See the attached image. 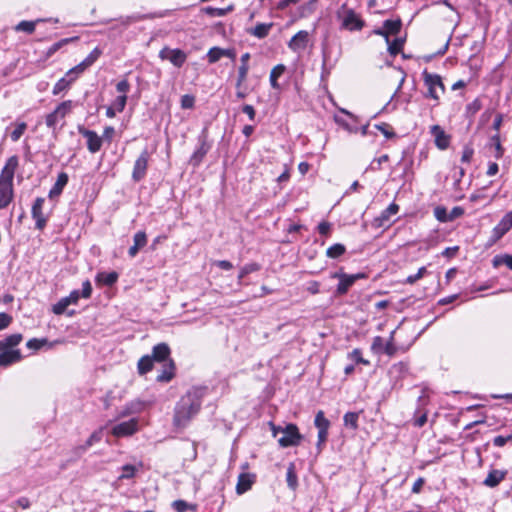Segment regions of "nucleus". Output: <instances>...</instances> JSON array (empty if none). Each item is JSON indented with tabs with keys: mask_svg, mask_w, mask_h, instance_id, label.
<instances>
[{
	"mask_svg": "<svg viewBox=\"0 0 512 512\" xmlns=\"http://www.w3.org/2000/svg\"><path fill=\"white\" fill-rule=\"evenodd\" d=\"M78 37H71V38H64L60 41L54 43L51 47L48 48L46 55L48 57L52 56L55 52H57L59 49H61L63 46L67 45L70 42H73L77 40Z\"/></svg>",
	"mask_w": 512,
	"mask_h": 512,
	"instance_id": "nucleus-43",
	"label": "nucleus"
},
{
	"mask_svg": "<svg viewBox=\"0 0 512 512\" xmlns=\"http://www.w3.org/2000/svg\"><path fill=\"white\" fill-rule=\"evenodd\" d=\"M314 424L318 430H329L330 427V421L325 417L322 410L317 412Z\"/></svg>",
	"mask_w": 512,
	"mask_h": 512,
	"instance_id": "nucleus-42",
	"label": "nucleus"
},
{
	"mask_svg": "<svg viewBox=\"0 0 512 512\" xmlns=\"http://www.w3.org/2000/svg\"><path fill=\"white\" fill-rule=\"evenodd\" d=\"M196 507L197 506L195 504H189L185 500H181V499L175 500L172 503V508L176 512H186L188 510H196Z\"/></svg>",
	"mask_w": 512,
	"mask_h": 512,
	"instance_id": "nucleus-44",
	"label": "nucleus"
},
{
	"mask_svg": "<svg viewBox=\"0 0 512 512\" xmlns=\"http://www.w3.org/2000/svg\"><path fill=\"white\" fill-rule=\"evenodd\" d=\"M202 406L201 397L195 391H188L176 403L173 414V426L182 430L199 413Z\"/></svg>",
	"mask_w": 512,
	"mask_h": 512,
	"instance_id": "nucleus-1",
	"label": "nucleus"
},
{
	"mask_svg": "<svg viewBox=\"0 0 512 512\" xmlns=\"http://www.w3.org/2000/svg\"><path fill=\"white\" fill-rule=\"evenodd\" d=\"M250 67L249 66H239L237 71V79L235 82V88H236V97L239 100L245 99L250 91L248 90L247 86L245 85V82L248 77Z\"/></svg>",
	"mask_w": 512,
	"mask_h": 512,
	"instance_id": "nucleus-14",
	"label": "nucleus"
},
{
	"mask_svg": "<svg viewBox=\"0 0 512 512\" xmlns=\"http://www.w3.org/2000/svg\"><path fill=\"white\" fill-rule=\"evenodd\" d=\"M76 81V76H67V73L60 78L52 89L53 95H59L60 93L70 89L71 85Z\"/></svg>",
	"mask_w": 512,
	"mask_h": 512,
	"instance_id": "nucleus-26",
	"label": "nucleus"
},
{
	"mask_svg": "<svg viewBox=\"0 0 512 512\" xmlns=\"http://www.w3.org/2000/svg\"><path fill=\"white\" fill-rule=\"evenodd\" d=\"M27 128V124L25 122H21L17 124L16 128L12 131L10 137L11 140L16 142L18 141L21 136L24 134L25 130Z\"/></svg>",
	"mask_w": 512,
	"mask_h": 512,
	"instance_id": "nucleus-53",
	"label": "nucleus"
},
{
	"mask_svg": "<svg viewBox=\"0 0 512 512\" xmlns=\"http://www.w3.org/2000/svg\"><path fill=\"white\" fill-rule=\"evenodd\" d=\"M69 180L68 174L66 172H60L57 176V180L53 187L49 191V198H55L61 195L64 187L67 185Z\"/></svg>",
	"mask_w": 512,
	"mask_h": 512,
	"instance_id": "nucleus-25",
	"label": "nucleus"
},
{
	"mask_svg": "<svg viewBox=\"0 0 512 512\" xmlns=\"http://www.w3.org/2000/svg\"><path fill=\"white\" fill-rule=\"evenodd\" d=\"M337 17L341 19V27L349 31L361 30L364 27V21L355 13L353 9H348L346 5L337 12Z\"/></svg>",
	"mask_w": 512,
	"mask_h": 512,
	"instance_id": "nucleus-5",
	"label": "nucleus"
},
{
	"mask_svg": "<svg viewBox=\"0 0 512 512\" xmlns=\"http://www.w3.org/2000/svg\"><path fill=\"white\" fill-rule=\"evenodd\" d=\"M489 146L494 148V157L496 159H500L504 155V148L501 144L500 135L499 133H496L495 135L491 136L489 140Z\"/></svg>",
	"mask_w": 512,
	"mask_h": 512,
	"instance_id": "nucleus-35",
	"label": "nucleus"
},
{
	"mask_svg": "<svg viewBox=\"0 0 512 512\" xmlns=\"http://www.w3.org/2000/svg\"><path fill=\"white\" fill-rule=\"evenodd\" d=\"M430 133L434 136L435 145L440 150H445L450 145L451 137L446 134L444 129L439 125H433L430 129Z\"/></svg>",
	"mask_w": 512,
	"mask_h": 512,
	"instance_id": "nucleus-16",
	"label": "nucleus"
},
{
	"mask_svg": "<svg viewBox=\"0 0 512 512\" xmlns=\"http://www.w3.org/2000/svg\"><path fill=\"white\" fill-rule=\"evenodd\" d=\"M234 6L230 5L226 8H214V7H205L203 8V11L205 14L211 16V17H222L225 16L227 13L233 11Z\"/></svg>",
	"mask_w": 512,
	"mask_h": 512,
	"instance_id": "nucleus-38",
	"label": "nucleus"
},
{
	"mask_svg": "<svg viewBox=\"0 0 512 512\" xmlns=\"http://www.w3.org/2000/svg\"><path fill=\"white\" fill-rule=\"evenodd\" d=\"M408 373V365L404 362L393 364L388 371L390 378L393 380L394 386L406 377Z\"/></svg>",
	"mask_w": 512,
	"mask_h": 512,
	"instance_id": "nucleus-21",
	"label": "nucleus"
},
{
	"mask_svg": "<svg viewBox=\"0 0 512 512\" xmlns=\"http://www.w3.org/2000/svg\"><path fill=\"white\" fill-rule=\"evenodd\" d=\"M506 475V470L492 469L484 479L483 484L489 488L497 487L505 479Z\"/></svg>",
	"mask_w": 512,
	"mask_h": 512,
	"instance_id": "nucleus-24",
	"label": "nucleus"
},
{
	"mask_svg": "<svg viewBox=\"0 0 512 512\" xmlns=\"http://www.w3.org/2000/svg\"><path fill=\"white\" fill-rule=\"evenodd\" d=\"M153 358L151 355L142 356L137 363V370L140 375H145L153 369Z\"/></svg>",
	"mask_w": 512,
	"mask_h": 512,
	"instance_id": "nucleus-32",
	"label": "nucleus"
},
{
	"mask_svg": "<svg viewBox=\"0 0 512 512\" xmlns=\"http://www.w3.org/2000/svg\"><path fill=\"white\" fill-rule=\"evenodd\" d=\"M123 473L119 476V479H130L133 478L136 474V467L131 464H125L122 466Z\"/></svg>",
	"mask_w": 512,
	"mask_h": 512,
	"instance_id": "nucleus-52",
	"label": "nucleus"
},
{
	"mask_svg": "<svg viewBox=\"0 0 512 512\" xmlns=\"http://www.w3.org/2000/svg\"><path fill=\"white\" fill-rule=\"evenodd\" d=\"M285 71V66L283 64L276 65L270 72V85L274 89H280V85L278 84L277 80L279 77L282 76V74Z\"/></svg>",
	"mask_w": 512,
	"mask_h": 512,
	"instance_id": "nucleus-33",
	"label": "nucleus"
},
{
	"mask_svg": "<svg viewBox=\"0 0 512 512\" xmlns=\"http://www.w3.org/2000/svg\"><path fill=\"white\" fill-rule=\"evenodd\" d=\"M260 265L256 262L244 265L239 272L238 281L240 282L246 275L260 270Z\"/></svg>",
	"mask_w": 512,
	"mask_h": 512,
	"instance_id": "nucleus-46",
	"label": "nucleus"
},
{
	"mask_svg": "<svg viewBox=\"0 0 512 512\" xmlns=\"http://www.w3.org/2000/svg\"><path fill=\"white\" fill-rule=\"evenodd\" d=\"M78 132L86 138L87 149L91 154L99 152L103 145V138L96 131L87 129L83 125L77 126Z\"/></svg>",
	"mask_w": 512,
	"mask_h": 512,
	"instance_id": "nucleus-10",
	"label": "nucleus"
},
{
	"mask_svg": "<svg viewBox=\"0 0 512 512\" xmlns=\"http://www.w3.org/2000/svg\"><path fill=\"white\" fill-rule=\"evenodd\" d=\"M383 27L387 31L388 35H397L402 27L401 19H395V20H385L383 22Z\"/></svg>",
	"mask_w": 512,
	"mask_h": 512,
	"instance_id": "nucleus-36",
	"label": "nucleus"
},
{
	"mask_svg": "<svg viewBox=\"0 0 512 512\" xmlns=\"http://www.w3.org/2000/svg\"><path fill=\"white\" fill-rule=\"evenodd\" d=\"M286 481L290 489L295 490L298 486V477L295 471V465L290 463L286 472Z\"/></svg>",
	"mask_w": 512,
	"mask_h": 512,
	"instance_id": "nucleus-37",
	"label": "nucleus"
},
{
	"mask_svg": "<svg viewBox=\"0 0 512 512\" xmlns=\"http://www.w3.org/2000/svg\"><path fill=\"white\" fill-rule=\"evenodd\" d=\"M45 198L37 197L31 208L32 218L35 220V228L42 231L47 224L48 216L43 212Z\"/></svg>",
	"mask_w": 512,
	"mask_h": 512,
	"instance_id": "nucleus-12",
	"label": "nucleus"
},
{
	"mask_svg": "<svg viewBox=\"0 0 512 512\" xmlns=\"http://www.w3.org/2000/svg\"><path fill=\"white\" fill-rule=\"evenodd\" d=\"M399 211V205L396 203H391L385 210L381 212L378 217H375L373 220V226L376 228H380L385 226L392 215L397 214Z\"/></svg>",
	"mask_w": 512,
	"mask_h": 512,
	"instance_id": "nucleus-17",
	"label": "nucleus"
},
{
	"mask_svg": "<svg viewBox=\"0 0 512 512\" xmlns=\"http://www.w3.org/2000/svg\"><path fill=\"white\" fill-rule=\"evenodd\" d=\"M508 232L509 230L499 221V223L492 229L491 235L487 241L486 246H493Z\"/></svg>",
	"mask_w": 512,
	"mask_h": 512,
	"instance_id": "nucleus-29",
	"label": "nucleus"
},
{
	"mask_svg": "<svg viewBox=\"0 0 512 512\" xmlns=\"http://www.w3.org/2000/svg\"><path fill=\"white\" fill-rule=\"evenodd\" d=\"M127 95H119L116 97V99L111 104L113 107L118 110V113L122 112L125 109V106L127 104Z\"/></svg>",
	"mask_w": 512,
	"mask_h": 512,
	"instance_id": "nucleus-61",
	"label": "nucleus"
},
{
	"mask_svg": "<svg viewBox=\"0 0 512 512\" xmlns=\"http://www.w3.org/2000/svg\"><path fill=\"white\" fill-rule=\"evenodd\" d=\"M309 41V33L305 30L297 32L289 41L288 47L293 51L305 49Z\"/></svg>",
	"mask_w": 512,
	"mask_h": 512,
	"instance_id": "nucleus-20",
	"label": "nucleus"
},
{
	"mask_svg": "<svg viewBox=\"0 0 512 512\" xmlns=\"http://www.w3.org/2000/svg\"><path fill=\"white\" fill-rule=\"evenodd\" d=\"M88 68L89 67H87L83 61H81L78 65L67 71V76H76L77 79Z\"/></svg>",
	"mask_w": 512,
	"mask_h": 512,
	"instance_id": "nucleus-58",
	"label": "nucleus"
},
{
	"mask_svg": "<svg viewBox=\"0 0 512 512\" xmlns=\"http://www.w3.org/2000/svg\"><path fill=\"white\" fill-rule=\"evenodd\" d=\"M150 157V152L148 151L147 148H145L136 158L131 174V178L135 183L142 181L146 177Z\"/></svg>",
	"mask_w": 512,
	"mask_h": 512,
	"instance_id": "nucleus-8",
	"label": "nucleus"
},
{
	"mask_svg": "<svg viewBox=\"0 0 512 512\" xmlns=\"http://www.w3.org/2000/svg\"><path fill=\"white\" fill-rule=\"evenodd\" d=\"M171 354L170 347L166 343H158L152 348L151 357L156 362H167L169 361Z\"/></svg>",
	"mask_w": 512,
	"mask_h": 512,
	"instance_id": "nucleus-23",
	"label": "nucleus"
},
{
	"mask_svg": "<svg viewBox=\"0 0 512 512\" xmlns=\"http://www.w3.org/2000/svg\"><path fill=\"white\" fill-rule=\"evenodd\" d=\"M14 197L13 184L0 181V209H5Z\"/></svg>",
	"mask_w": 512,
	"mask_h": 512,
	"instance_id": "nucleus-19",
	"label": "nucleus"
},
{
	"mask_svg": "<svg viewBox=\"0 0 512 512\" xmlns=\"http://www.w3.org/2000/svg\"><path fill=\"white\" fill-rule=\"evenodd\" d=\"M434 216L440 222H449V213L447 209L443 206H437L434 209Z\"/></svg>",
	"mask_w": 512,
	"mask_h": 512,
	"instance_id": "nucleus-51",
	"label": "nucleus"
},
{
	"mask_svg": "<svg viewBox=\"0 0 512 512\" xmlns=\"http://www.w3.org/2000/svg\"><path fill=\"white\" fill-rule=\"evenodd\" d=\"M332 229V224L328 221H322L318 224L317 230L319 234L329 237Z\"/></svg>",
	"mask_w": 512,
	"mask_h": 512,
	"instance_id": "nucleus-64",
	"label": "nucleus"
},
{
	"mask_svg": "<svg viewBox=\"0 0 512 512\" xmlns=\"http://www.w3.org/2000/svg\"><path fill=\"white\" fill-rule=\"evenodd\" d=\"M19 166V158L17 155L10 156L0 173V181L13 184L15 172Z\"/></svg>",
	"mask_w": 512,
	"mask_h": 512,
	"instance_id": "nucleus-15",
	"label": "nucleus"
},
{
	"mask_svg": "<svg viewBox=\"0 0 512 512\" xmlns=\"http://www.w3.org/2000/svg\"><path fill=\"white\" fill-rule=\"evenodd\" d=\"M492 264L495 268L499 267L500 265H506L510 270H512V255H497L493 258Z\"/></svg>",
	"mask_w": 512,
	"mask_h": 512,
	"instance_id": "nucleus-41",
	"label": "nucleus"
},
{
	"mask_svg": "<svg viewBox=\"0 0 512 512\" xmlns=\"http://www.w3.org/2000/svg\"><path fill=\"white\" fill-rule=\"evenodd\" d=\"M159 58L161 60L169 61L173 66L181 68L187 60V54L179 48L163 47L159 51Z\"/></svg>",
	"mask_w": 512,
	"mask_h": 512,
	"instance_id": "nucleus-9",
	"label": "nucleus"
},
{
	"mask_svg": "<svg viewBox=\"0 0 512 512\" xmlns=\"http://www.w3.org/2000/svg\"><path fill=\"white\" fill-rule=\"evenodd\" d=\"M181 108L183 109H191L195 104V97L190 94H185L181 97Z\"/></svg>",
	"mask_w": 512,
	"mask_h": 512,
	"instance_id": "nucleus-63",
	"label": "nucleus"
},
{
	"mask_svg": "<svg viewBox=\"0 0 512 512\" xmlns=\"http://www.w3.org/2000/svg\"><path fill=\"white\" fill-rule=\"evenodd\" d=\"M119 275L115 271L111 272H99L95 280L98 284L104 285V286H113L118 281Z\"/></svg>",
	"mask_w": 512,
	"mask_h": 512,
	"instance_id": "nucleus-28",
	"label": "nucleus"
},
{
	"mask_svg": "<svg viewBox=\"0 0 512 512\" xmlns=\"http://www.w3.org/2000/svg\"><path fill=\"white\" fill-rule=\"evenodd\" d=\"M348 358L356 362L357 364L369 365L370 362L362 357V351L359 348L353 349L349 354Z\"/></svg>",
	"mask_w": 512,
	"mask_h": 512,
	"instance_id": "nucleus-49",
	"label": "nucleus"
},
{
	"mask_svg": "<svg viewBox=\"0 0 512 512\" xmlns=\"http://www.w3.org/2000/svg\"><path fill=\"white\" fill-rule=\"evenodd\" d=\"M199 147L194 151V153L190 157V163L193 166H198L211 149V144L208 141V131L207 129H203L202 132L198 136Z\"/></svg>",
	"mask_w": 512,
	"mask_h": 512,
	"instance_id": "nucleus-11",
	"label": "nucleus"
},
{
	"mask_svg": "<svg viewBox=\"0 0 512 512\" xmlns=\"http://www.w3.org/2000/svg\"><path fill=\"white\" fill-rule=\"evenodd\" d=\"M223 57V48L212 47L207 53V59L210 64L216 63Z\"/></svg>",
	"mask_w": 512,
	"mask_h": 512,
	"instance_id": "nucleus-47",
	"label": "nucleus"
},
{
	"mask_svg": "<svg viewBox=\"0 0 512 512\" xmlns=\"http://www.w3.org/2000/svg\"><path fill=\"white\" fill-rule=\"evenodd\" d=\"M474 149L471 145L467 144L463 147L461 162L469 164L473 158Z\"/></svg>",
	"mask_w": 512,
	"mask_h": 512,
	"instance_id": "nucleus-55",
	"label": "nucleus"
},
{
	"mask_svg": "<svg viewBox=\"0 0 512 512\" xmlns=\"http://www.w3.org/2000/svg\"><path fill=\"white\" fill-rule=\"evenodd\" d=\"M393 334H394V331L391 333L389 341H387L385 343L384 350H383V352L390 357L394 356L398 350L396 345L393 343Z\"/></svg>",
	"mask_w": 512,
	"mask_h": 512,
	"instance_id": "nucleus-60",
	"label": "nucleus"
},
{
	"mask_svg": "<svg viewBox=\"0 0 512 512\" xmlns=\"http://www.w3.org/2000/svg\"><path fill=\"white\" fill-rule=\"evenodd\" d=\"M176 374V365L173 359H169V361L165 362L161 368V371L156 377V381L160 383H168L170 382Z\"/></svg>",
	"mask_w": 512,
	"mask_h": 512,
	"instance_id": "nucleus-18",
	"label": "nucleus"
},
{
	"mask_svg": "<svg viewBox=\"0 0 512 512\" xmlns=\"http://www.w3.org/2000/svg\"><path fill=\"white\" fill-rule=\"evenodd\" d=\"M74 107V103L72 100H65L58 104L56 108L45 117L46 126L53 130H57V125L60 121L64 120L67 115H69Z\"/></svg>",
	"mask_w": 512,
	"mask_h": 512,
	"instance_id": "nucleus-3",
	"label": "nucleus"
},
{
	"mask_svg": "<svg viewBox=\"0 0 512 512\" xmlns=\"http://www.w3.org/2000/svg\"><path fill=\"white\" fill-rule=\"evenodd\" d=\"M303 439V435L299 432V428L294 423H288L283 428V436L278 439L281 448L298 446Z\"/></svg>",
	"mask_w": 512,
	"mask_h": 512,
	"instance_id": "nucleus-6",
	"label": "nucleus"
},
{
	"mask_svg": "<svg viewBox=\"0 0 512 512\" xmlns=\"http://www.w3.org/2000/svg\"><path fill=\"white\" fill-rule=\"evenodd\" d=\"M40 21H42V20L41 19H38L36 21L23 20V21L19 22L14 27V30L17 32H25L26 34H32V33H34V31L36 29V24Z\"/></svg>",
	"mask_w": 512,
	"mask_h": 512,
	"instance_id": "nucleus-34",
	"label": "nucleus"
},
{
	"mask_svg": "<svg viewBox=\"0 0 512 512\" xmlns=\"http://www.w3.org/2000/svg\"><path fill=\"white\" fill-rule=\"evenodd\" d=\"M384 346H385V343L381 336H375L373 338L372 344H371V350L374 353H377V354L382 353L384 350Z\"/></svg>",
	"mask_w": 512,
	"mask_h": 512,
	"instance_id": "nucleus-54",
	"label": "nucleus"
},
{
	"mask_svg": "<svg viewBox=\"0 0 512 512\" xmlns=\"http://www.w3.org/2000/svg\"><path fill=\"white\" fill-rule=\"evenodd\" d=\"M424 84L428 89L426 97L439 101L440 96L445 93V86L438 74L429 73L426 70L422 73Z\"/></svg>",
	"mask_w": 512,
	"mask_h": 512,
	"instance_id": "nucleus-4",
	"label": "nucleus"
},
{
	"mask_svg": "<svg viewBox=\"0 0 512 512\" xmlns=\"http://www.w3.org/2000/svg\"><path fill=\"white\" fill-rule=\"evenodd\" d=\"M358 412H347L343 416V422L346 427H350L352 430L358 429Z\"/></svg>",
	"mask_w": 512,
	"mask_h": 512,
	"instance_id": "nucleus-40",
	"label": "nucleus"
},
{
	"mask_svg": "<svg viewBox=\"0 0 512 512\" xmlns=\"http://www.w3.org/2000/svg\"><path fill=\"white\" fill-rule=\"evenodd\" d=\"M60 343H62L61 340H55L54 342L48 343V340L46 338H41V339L32 338V339L27 341L26 346L29 349L39 350L43 346L48 345L49 348H52L54 345H57V344H60Z\"/></svg>",
	"mask_w": 512,
	"mask_h": 512,
	"instance_id": "nucleus-31",
	"label": "nucleus"
},
{
	"mask_svg": "<svg viewBox=\"0 0 512 512\" xmlns=\"http://www.w3.org/2000/svg\"><path fill=\"white\" fill-rule=\"evenodd\" d=\"M365 275L363 273L357 274H346L342 270L334 272L331 274L332 279H338L339 282L336 287L337 295H345L348 290L353 286L356 280L364 278Z\"/></svg>",
	"mask_w": 512,
	"mask_h": 512,
	"instance_id": "nucleus-7",
	"label": "nucleus"
},
{
	"mask_svg": "<svg viewBox=\"0 0 512 512\" xmlns=\"http://www.w3.org/2000/svg\"><path fill=\"white\" fill-rule=\"evenodd\" d=\"M345 252H346V247L341 243H336V244L331 245L326 250V256L331 259H336V258H339L340 256H342L343 254H345Z\"/></svg>",
	"mask_w": 512,
	"mask_h": 512,
	"instance_id": "nucleus-39",
	"label": "nucleus"
},
{
	"mask_svg": "<svg viewBox=\"0 0 512 512\" xmlns=\"http://www.w3.org/2000/svg\"><path fill=\"white\" fill-rule=\"evenodd\" d=\"M256 476L251 473H241L238 476V481L236 484V492L237 494L241 495L245 492L249 491L252 487V485L255 482Z\"/></svg>",
	"mask_w": 512,
	"mask_h": 512,
	"instance_id": "nucleus-22",
	"label": "nucleus"
},
{
	"mask_svg": "<svg viewBox=\"0 0 512 512\" xmlns=\"http://www.w3.org/2000/svg\"><path fill=\"white\" fill-rule=\"evenodd\" d=\"M103 432L102 428L94 431L89 438L85 441L83 445H80L74 449L76 454H81L89 449L92 445L100 442L102 440Z\"/></svg>",
	"mask_w": 512,
	"mask_h": 512,
	"instance_id": "nucleus-27",
	"label": "nucleus"
},
{
	"mask_svg": "<svg viewBox=\"0 0 512 512\" xmlns=\"http://www.w3.org/2000/svg\"><path fill=\"white\" fill-rule=\"evenodd\" d=\"M69 305V300H67L66 297H63L52 306V312L56 315H62Z\"/></svg>",
	"mask_w": 512,
	"mask_h": 512,
	"instance_id": "nucleus-50",
	"label": "nucleus"
},
{
	"mask_svg": "<svg viewBox=\"0 0 512 512\" xmlns=\"http://www.w3.org/2000/svg\"><path fill=\"white\" fill-rule=\"evenodd\" d=\"M375 127L381 131V133L386 137V138H393L396 136L395 132L393 131V129L391 128V126L387 123H381V124H377L375 125Z\"/></svg>",
	"mask_w": 512,
	"mask_h": 512,
	"instance_id": "nucleus-57",
	"label": "nucleus"
},
{
	"mask_svg": "<svg viewBox=\"0 0 512 512\" xmlns=\"http://www.w3.org/2000/svg\"><path fill=\"white\" fill-rule=\"evenodd\" d=\"M272 27L273 23H258L254 28L250 29L248 32L258 39H263L268 36Z\"/></svg>",
	"mask_w": 512,
	"mask_h": 512,
	"instance_id": "nucleus-30",
	"label": "nucleus"
},
{
	"mask_svg": "<svg viewBox=\"0 0 512 512\" xmlns=\"http://www.w3.org/2000/svg\"><path fill=\"white\" fill-rule=\"evenodd\" d=\"M22 340L21 333L11 334L0 340V367H8L22 360V353L16 348Z\"/></svg>",
	"mask_w": 512,
	"mask_h": 512,
	"instance_id": "nucleus-2",
	"label": "nucleus"
},
{
	"mask_svg": "<svg viewBox=\"0 0 512 512\" xmlns=\"http://www.w3.org/2000/svg\"><path fill=\"white\" fill-rule=\"evenodd\" d=\"M138 419L132 418L128 421L121 422L115 425L111 433L115 437H129L138 431Z\"/></svg>",
	"mask_w": 512,
	"mask_h": 512,
	"instance_id": "nucleus-13",
	"label": "nucleus"
},
{
	"mask_svg": "<svg viewBox=\"0 0 512 512\" xmlns=\"http://www.w3.org/2000/svg\"><path fill=\"white\" fill-rule=\"evenodd\" d=\"M427 273L426 267H420L416 274L409 275L404 283L406 284H414L416 281L421 279Z\"/></svg>",
	"mask_w": 512,
	"mask_h": 512,
	"instance_id": "nucleus-59",
	"label": "nucleus"
},
{
	"mask_svg": "<svg viewBox=\"0 0 512 512\" xmlns=\"http://www.w3.org/2000/svg\"><path fill=\"white\" fill-rule=\"evenodd\" d=\"M482 108L481 101L476 98L466 106V112L470 115H475Z\"/></svg>",
	"mask_w": 512,
	"mask_h": 512,
	"instance_id": "nucleus-62",
	"label": "nucleus"
},
{
	"mask_svg": "<svg viewBox=\"0 0 512 512\" xmlns=\"http://www.w3.org/2000/svg\"><path fill=\"white\" fill-rule=\"evenodd\" d=\"M134 245L143 248L147 244V235L144 231H138L133 237Z\"/></svg>",
	"mask_w": 512,
	"mask_h": 512,
	"instance_id": "nucleus-56",
	"label": "nucleus"
},
{
	"mask_svg": "<svg viewBox=\"0 0 512 512\" xmlns=\"http://www.w3.org/2000/svg\"><path fill=\"white\" fill-rule=\"evenodd\" d=\"M387 44H388V52L390 53V55L396 56L398 53L401 52L403 45H404V40L401 38H395L393 41L389 40V43H387Z\"/></svg>",
	"mask_w": 512,
	"mask_h": 512,
	"instance_id": "nucleus-45",
	"label": "nucleus"
},
{
	"mask_svg": "<svg viewBox=\"0 0 512 512\" xmlns=\"http://www.w3.org/2000/svg\"><path fill=\"white\" fill-rule=\"evenodd\" d=\"M102 55V50L98 47H95L88 56L83 60L84 64L87 67H91Z\"/></svg>",
	"mask_w": 512,
	"mask_h": 512,
	"instance_id": "nucleus-48",
	"label": "nucleus"
}]
</instances>
